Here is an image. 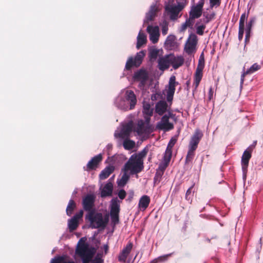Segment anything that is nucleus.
Listing matches in <instances>:
<instances>
[{"label":"nucleus","instance_id":"nucleus-1","mask_svg":"<svg viewBox=\"0 0 263 263\" xmlns=\"http://www.w3.org/2000/svg\"><path fill=\"white\" fill-rule=\"evenodd\" d=\"M85 219L89 222L92 229H104L109 222V215L106 214L104 216L102 213L95 210L87 213Z\"/></svg>","mask_w":263,"mask_h":263},{"label":"nucleus","instance_id":"nucleus-2","mask_svg":"<svg viewBox=\"0 0 263 263\" xmlns=\"http://www.w3.org/2000/svg\"><path fill=\"white\" fill-rule=\"evenodd\" d=\"M96 252V249L92 247H89L88 244L83 240V238L80 239L76 249V253L81 257L82 263H89Z\"/></svg>","mask_w":263,"mask_h":263},{"label":"nucleus","instance_id":"nucleus-3","mask_svg":"<svg viewBox=\"0 0 263 263\" xmlns=\"http://www.w3.org/2000/svg\"><path fill=\"white\" fill-rule=\"evenodd\" d=\"M249 10L248 13L246 12L243 13L240 16L239 22V31L238 33H251L252 29L255 25L256 21L255 16L251 17L248 22H247L248 17Z\"/></svg>","mask_w":263,"mask_h":263},{"label":"nucleus","instance_id":"nucleus-4","mask_svg":"<svg viewBox=\"0 0 263 263\" xmlns=\"http://www.w3.org/2000/svg\"><path fill=\"white\" fill-rule=\"evenodd\" d=\"M143 168V162L140 161L134 155L131 156L127 162L125 164L123 171H130L132 175L141 172Z\"/></svg>","mask_w":263,"mask_h":263},{"label":"nucleus","instance_id":"nucleus-5","mask_svg":"<svg viewBox=\"0 0 263 263\" xmlns=\"http://www.w3.org/2000/svg\"><path fill=\"white\" fill-rule=\"evenodd\" d=\"M204 67V60L203 57L201 55L198 61L197 67L196 69L194 77V83L193 84V95L194 96L197 89L200 84V82L203 77V69Z\"/></svg>","mask_w":263,"mask_h":263},{"label":"nucleus","instance_id":"nucleus-6","mask_svg":"<svg viewBox=\"0 0 263 263\" xmlns=\"http://www.w3.org/2000/svg\"><path fill=\"white\" fill-rule=\"evenodd\" d=\"M120 202L117 197L112 198L110 202V216L111 222L115 225L119 222Z\"/></svg>","mask_w":263,"mask_h":263},{"label":"nucleus","instance_id":"nucleus-7","mask_svg":"<svg viewBox=\"0 0 263 263\" xmlns=\"http://www.w3.org/2000/svg\"><path fill=\"white\" fill-rule=\"evenodd\" d=\"M182 2H177V6L167 5L165 7V10L170 13V17L172 20H176L178 17V14L186 5V0H181Z\"/></svg>","mask_w":263,"mask_h":263},{"label":"nucleus","instance_id":"nucleus-8","mask_svg":"<svg viewBox=\"0 0 263 263\" xmlns=\"http://www.w3.org/2000/svg\"><path fill=\"white\" fill-rule=\"evenodd\" d=\"M174 117L175 115L170 112L168 114L164 115L161 118L160 121L157 123L156 127L164 131H169L174 129V124L169 122V119Z\"/></svg>","mask_w":263,"mask_h":263},{"label":"nucleus","instance_id":"nucleus-9","mask_svg":"<svg viewBox=\"0 0 263 263\" xmlns=\"http://www.w3.org/2000/svg\"><path fill=\"white\" fill-rule=\"evenodd\" d=\"M144 55V51H141L138 52L134 58L129 57L126 63L125 69L127 70H129L133 67H139L142 63Z\"/></svg>","mask_w":263,"mask_h":263},{"label":"nucleus","instance_id":"nucleus-10","mask_svg":"<svg viewBox=\"0 0 263 263\" xmlns=\"http://www.w3.org/2000/svg\"><path fill=\"white\" fill-rule=\"evenodd\" d=\"M96 196L93 194L86 195L82 199V206L83 209L87 213L95 211V203Z\"/></svg>","mask_w":263,"mask_h":263},{"label":"nucleus","instance_id":"nucleus-11","mask_svg":"<svg viewBox=\"0 0 263 263\" xmlns=\"http://www.w3.org/2000/svg\"><path fill=\"white\" fill-rule=\"evenodd\" d=\"M252 151L251 148L248 147L244 151L241 157V164L244 179L247 177L249 162L252 157Z\"/></svg>","mask_w":263,"mask_h":263},{"label":"nucleus","instance_id":"nucleus-12","mask_svg":"<svg viewBox=\"0 0 263 263\" xmlns=\"http://www.w3.org/2000/svg\"><path fill=\"white\" fill-rule=\"evenodd\" d=\"M179 83L176 81V77L172 76L169 79L166 91V99L168 102H171L173 101L176 86Z\"/></svg>","mask_w":263,"mask_h":263},{"label":"nucleus","instance_id":"nucleus-13","mask_svg":"<svg viewBox=\"0 0 263 263\" xmlns=\"http://www.w3.org/2000/svg\"><path fill=\"white\" fill-rule=\"evenodd\" d=\"M204 2L205 0H200L196 6L192 7L189 13L191 19L194 21L195 18H199L201 15Z\"/></svg>","mask_w":263,"mask_h":263},{"label":"nucleus","instance_id":"nucleus-14","mask_svg":"<svg viewBox=\"0 0 263 263\" xmlns=\"http://www.w3.org/2000/svg\"><path fill=\"white\" fill-rule=\"evenodd\" d=\"M84 212L81 210L68 221V225L70 232L76 230L79 226V220L83 217Z\"/></svg>","mask_w":263,"mask_h":263},{"label":"nucleus","instance_id":"nucleus-15","mask_svg":"<svg viewBox=\"0 0 263 263\" xmlns=\"http://www.w3.org/2000/svg\"><path fill=\"white\" fill-rule=\"evenodd\" d=\"M203 137L202 132L198 128L196 129L193 136L191 137L189 144V147L196 149L198 147V144Z\"/></svg>","mask_w":263,"mask_h":263},{"label":"nucleus","instance_id":"nucleus-16","mask_svg":"<svg viewBox=\"0 0 263 263\" xmlns=\"http://www.w3.org/2000/svg\"><path fill=\"white\" fill-rule=\"evenodd\" d=\"M125 98L126 101L129 104V109H133L135 107L137 102V97L134 92L131 90H126L125 94ZM123 109L127 110L128 107L127 106Z\"/></svg>","mask_w":263,"mask_h":263},{"label":"nucleus","instance_id":"nucleus-17","mask_svg":"<svg viewBox=\"0 0 263 263\" xmlns=\"http://www.w3.org/2000/svg\"><path fill=\"white\" fill-rule=\"evenodd\" d=\"M177 136L173 137L170 140L164 156V161L168 163L170 162L172 155V148L177 141Z\"/></svg>","mask_w":263,"mask_h":263},{"label":"nucleus","instance_id":"nucleus-18","mask_svg":"<svg viewBox=\"0 0 263 263\" xmlns=\"http://www.w3.org/2000/svg\"><path fill=\"white\" fill-rule=\"evenodd\" d=\"M102 156L101 154L93 157L87 163L86 168L84 169L87 171L96 170L102 160Z\"/></svg>","mask_w":263,"mask_h":263},{"label":"nucleus","instance_id":"nucleus-19","mask_svg":"<svg viewBox=\"0 0 263 263\" xmlns=\"http://www.w3.org/2000/svg\"><path fill=\"white\" fill-rule=\"evenodd\" d=\"M197 43L195 34H190L185 46L186 52L190 54L194 50Z\"/></svg>","mask_w":263,"mask_h":263},{"label":"nucleus","instance_id":"nucleus-20","mask_svg":"<svg viewBox=\"0 0 263 263\" xmlns=\"http://www.w3.org/2000/svg\"><path fill=\"white\" fill-rule=\"evenodd\" d=\"M158 11V8L156 5H152L150 7L149 10L146 13L145 19L144 20V24H148L150 22L153 21L155 18L157 16V14Z\"/></svg>","mask_w":263,"mask_h":263},{"label":"nucleus","instance_id":"nucleus-21","mask_svg":"<svg viewBox=\"0 0 263 263\" xmlns=\"http://www.w3.org/2000/svg\"><path fill=\"white\" fill-rule=\"evenodd\" d=\"M133 246V243L130 242L126 245L118 256V259L119 261L122 262H126V259L132 251Z\"/></svg>","mask_w":263,"mask_h":263},{"label":"nucleus","instance_id":"nucleus-22","mask_svg":"<svg viewBox=\"0 0 263 263\" xmlns=\"http://www.w3.org/2000/svg\"><path fill=\"white\" fill-rule=\"evenodd\" d=\"M135 131L139 135L143 134H150L153 131V129H151L148 126H146L144 121L143 120H139L137 123V126Z\"/></svg>","mask_w":263,"mask_h":263},{"label":"nucleus","instance_id":"nucleus-23","mask_svg":"<svg viewBox=\"0 0 263 263\" xmlns=\"http://www.w3.org/2000/svg\"><path fill=\"white\" fill-rule=\"evenodd\" d=\"M133 129V123L129 122L123 125L120 133L119 134L120 138L122 139L129 138Z\"/></svg>","mask_w":263,"mask_h":263},{"label":"nucleus","instance_id":"nucleus-24","mask_svg":"<svg viewBox=\"0 0 263 263\" xmlns=\"http://www.w3.org/2000/svg\"><path fill=\"white\" fill-rule=\"evenodd\" d=\"M133 78L135 81H140L141 84L143 85L148 80V75L145 70L140 69L134 73Z\"/></svg>","mask_w":263,"mask_h":263},{"label":"nucleus","instance_id":"nucleus-25","mask_svg":"<svg viewBox=\"0 0 263 263\" xmlns=\"http://www.w3.org/2000/svg\"><path fill=\"white\" fill-rule=\"evenodd\" d=\"M170 54L160 58L158 60V68L161 70H164L169 68L171 65Z\"/></svg>","mask_w":263,"mask_h":263},{"label":"nucleus","instance_id":"nucleus-26","mask_svg":"<svg viewBox=\"0 0 263 263\" xmlns=\"http://www.w3.org/2000/svg\"><path fill=\"white\" fill-rule=\"evenodd\" d=\"M261 63L259 64L255 63L253 64L250 68L248 69L246 71H244L241 76V83L242 84L243 83L244 79L246 75L253 73L255 71L259 70L261 67Z\"/></svg>","mask_w":263,"mask_h":263},{"label":"nucleus","instance_id":"nucleus-27","mask_svg":"<svg viewBox=\"0 0 263 263\" xmlns=\"http://www.w3.org/2000/svg\"><path fill=\"white\" fill-rule=\"evenodd\" d=\"M171 65L174 69H178L184 63V59L182 57H175L174 54H170Z\"/></svg>","mask_w":263,"mask_h":263},{"label":"nucleus","instance_id":"nucleus-28","mask_svg":"<svg viewBox=\"0 0 263 263\" xmlns=\"http://www.w3.org/2000/svg\"><path fill=\"white\" fill-rule=\"evenodd\" d=\"M167 104L164 101H159L155 106V111L160 116L163 115L166 112L167 108Z\"/></svg>","mask_w":263,"mask_h":263},{"label":"nucleus","instance_id":"nucleus-29","mask_svg":"<svg viewBox=\"0 0 263 263\" xmlns=\"http://www.w3.org/2000/svg\"><path fill=\"white\" fill-rule=\"evenodd\" d=\"M150 198L147 195L142 196L139 201L138 206L141 211L145 210L150 203Z\"/></svg>","mask_w":263,"mask_h":263},{"label":"nucleus","instance_id":"nucleus-30","mask_svg":"<svg viewBox=\"0 0 263 263\" xmlns=\"http://www.w3.org/2000/svg\"><path fill=\"white\" fill-rule=\"evenodd\" d=\"M115 171V166L109 165L103 170L99 175V178L101 180H104L108 178L111 174Z\"/></svg>","mask_w":263,"mask_h":263},{"label":"nucleus","instance_id":"nucleus-31","mask_svg":"<svg viewBox=\"0 0 263 263\" xmlns=\"http://www.w3.org/2000/svg\"><path fill=\"white\" fill-rule=\"evenodd\" d=\"M113 190V185L111 182L107 183L103 188L101 192V196L102 197H105L110 196L112 195Z\"/></svg>","mask_w":263,"mask_h":263},{"label":"nucleus","instance_id":"nucleus-32","mask_svg":"<svg viewBox=\"0 0 263 263\" xmlns=\"http://www.w3.org/2000/svg\"><path fill=\"white\" fill-rule=\"evenodd\" d=\"M196 150V149L189 147L188 151L185 160V164H189L192 162L195 156Z\"/></svg>","mask_w":263,"mask_h":263},{"label":"nucleus","instance_id":"nucleus-33","mask_svg":"<svg viewBox=\"0 0 263 263\" xmlns=\"http://www.w3.org/2000/svg\"><path fill=\"white\" fill-rule=\"evenodd\" d=\"M164 170L165 168L160 166H159V168L157 170L154 178V184H158L160 183L161 180V178L163 175Z\"/></svg>","mask_w":263,"mask_h":263},{"label":"nucleus","instance_id":"nucleus-34","mask_svg":"<svg viewBox=\"0 0 263 263\" xmlns=\"http://www.w3.org/2000/svg\"><path fill=\"white\" fill-rule=\"evenodd\" d=\"M76 208V203L73 200L70 199L66 208V214L68 216H70L72 215L73 211Z\"/></svg>","mask_w":263,"mask_h":263},{"label":"nucleus","instance_id":"nucleus-35","mask_svg":"<svg viewBox=\"0 0 263 263\" xmlns=\"http://www.w3.org/2000/svg\"><path fill=\"white\" fill-rule=\"evenodd\" d=\"M143 113L144 115L152 116L153 114V108H151L149 103L144 102L143 104Z\"/></svg>","mask_w":263,"mask_h":263},{"label":"nucleus","instance_id":"nucleus-36","mask_svg":"<svg viewBox=\"0 0 263 263\" xmlns=\"http://www.w3.org/2000/svg\"><path fill=\"white\" fill-rule=\"evenodd\" d=\"M176 37L173 34H170L167 37L165 41V45L168 48L174 47L176 45Z\"/></svg>","mask_w":263,"mask_h":263},{"label":"nucleus","instance_id":"nucleus-37","mask_svg":"<svg viewBox=\"0 0 263 263\" xmlns=\"http://www.w3.org/2000/svg\"><path fill=\"white\" fill-rule=\"evenodd\" d=\"M123 145L126 150H131L135 146V142L134 141L129 139L128 138H124Z\"/></svg>","mask_w":263,"mask_h":263},{"label":"nucleus","instance_id":"nucleus-38","mask_svg":"<svg viewBox=\"0 0 263 263\" xmlns=\"http://www.w3.org/2000/svg\"><path fill=\"white\" fill-rule=\"evenodd\" d=\"M146 43V36L145 34H138L137 37V48L139 49L142 45Z\"/></svg>","mask_w":263,"mask_h":263},{"label":"nucleus","instance_id":"nucleus-39","mask_svg":"<svg viewBox=\"0 0 263 263\" xmlns=\"http://www.w3.org/2000/svg\"><path fill=\"white\" fill-rule=\"evenodd\" d=\"M194 24V21L189 17V18L186 20L185 22L182 25L180 31L183 32L188 27L192 28Z\"/></svg>","mask_w":263,"mask_h":263},{"label":"nucleus","instance_id":"nucleus-40","mask_svg":"<svg viewBox=\"0 0 263 263\" xmlns=\"http://www.w3.org/2000/svg\"><path fill=\"white\" fill-rule=\"evenodd\" d=\"M129 179V175L127 174V172L124 171V173L121 178L118 181V185L120 186H124L126 184Z\"/></svg>","mask_w":263,"mask_h":263},{"label":"nucleus","instance_id":"nucleus-41","mask_svg":"<svg viewBox=\"0 0 263 263\" xmlns=\"http://www.w3.org/2000/svg\"><path fill=\"white\" fill-rule=\"evenodd\" d=\"M215 13L213 12L211 13H204L203 14V22L204 24H208L210 21L213 20L215 19Z\"/></svg>","mask_w":263,"mask_h":263},{"label":"nucleus","instance_id":"nucleus-42","mask_svg":"<svg viewBox=\"0 0 263 263\" xmlns=\"http://www.w3.org/2000/svg\"><path fill=\"white\" fill-rule=\"evenodd\" d=\"M146 31L147 33H160L159 27L158 25L147 24Z\"/></svg>","mask_w":263,"mask_h":263},{"label":"nucleus","instance_id":"nucleus-43","mask_svg":"<svg viewBox=\"0 0 263 263\" xmlns=\"http://www.w3.org/2000/svg\"><path fill=\"white\" fill-rule=\"evenodd\" d=\"M194 184H193L186 191L185 194V199L188 200H192V198L194 194V191H193V189L194 187Z\"/></svg>","mask_w":263,"mask_h":263},{"label":"nucleus","instance_id":"nucleus-44","mask_svg":"<svg viewBox=\"0 0 263 263\" xmlns=\"http://www.w3.org/2000/svg\"><path fill=\"white\" fill-rule=\"evenodd\" d=\"M147 154V151L145 149H143L142 151H141L140 153H138V154L134 155L135 157H137V158L141 162H143V159L144 158Z\"/></svg>","mask_w":263,"mask_h":263},{"label":"nucleus","instance_id":"nucleus-45","mask_svg":"<svg viewBox=\"0 0 263 263\" xmlns=\"http://www.w3.org/2000/svg\"><path fill=\"white\" fill-rule=\"evenodd\" d=\"M91 263H104V260L102 259V255L101 254H97L93 259H91Z\"/></svg>","mask_w":263,"mask_h":263},{"label":"nucleus","instance_id":"nucleus-46","mask_svg":"<svg viewBox=\"0 0 263 263\" xmlns=\"http://www.w3.org/2000/svg\"><path fill=\"white\" fill-rule=\"evenodd\" d=\"M149 39L152 41V42L154 44H155L158 42L160 34H149Z\"/></svg>","mask_w":263,"mask_h":263},{"label":"nucleus","instance_id":"nucleus-47","mask_svg":"<svg viewBox=\"0 0 263 263\" xmlns=\"http://www.w3.org/2000/svg\"><path fill=\"white\" fill-rule=\"evenodd\" d=\"M168 23L166 21H163L161 24L160 26L162 29V33H166L168 31Z\"/></svg>","mask_w":263,"mask_h":263},{"label":"nucleus","instance_id":"nucleus-48","mask_svg":"<svg viewBox=\"0 0 263 263\" xmlns=\"http://www.w3.org/2000/svg\"><path fill=\"white\" fill-rule=\"evenodd\" d=\"M65 260V257L63 256H59L53 258L51 263H62Z\"/></svg>","mask_w":263,"mask_h":263},{"label":"nucleus","instance_id":"nucleus-49","mask_svg":"<svg viewBox=\"0 0 263 263\" xmlns=\"http://www.w3.org/2000/svg\"><path fill=\"white\" fill-rule=\"evenodd\" d=\"M159 51L157 49H153L150 51L149 57L151 59H156L158 55Z\"/></svg>","mask_w":263,"mask_h":263},{"label":"nucleus","instance_id":"nucleus-50","mask_svg":"<svg viewBox=\"0 0 263 263\" xmlns=\"http://www.w3.org/2000/svg\"><path fill=\"white\" fill-rule=\"evenodd\" d=\"M221 0H210V7L213 8L214 6L218 7L220 5Z\"/></svg>","mask_w":263,"mask_h":263},{"label":"nucleus","instance_id":"nucleus-51","mask_svg":"<svg viewBox=\"0 0 263 263\" xmlns=\"http://www.w3.org/2000/svg\"><path fill=\"white\" fill-rule=\"evenodd\" d=\"M151 117L152 116H149L148 115H144L145 121H144L146 126H148L151 129H153L152 125L150 124Z\"/></svg>","mask_w":263,"mask_h":263},{"label":"nucleus","instance_id":"nucleus-52","mask_svg":"<svg viewBox=\"0 0 263 263\" xmlns=\"http://www.w3.org/2000/svg\"><path fill=\"white\" fill-rule=\"evenodd\" d=\"M126 193L125 191V190L122 189L119 191V192L118 193V196L120 199H121L122 200L124 199L126 197Z\"/></svg>","mask_w":263,"mask_h":263},{"label":"nucleus","instance_id":"nucleus-53","mask_svg":"<svg viewBox=\"0 0 263 263\" xmlns=\"http://www.w3.org/2000/svg\"><path fill=\"white\" fill-rule=\"evenodd\" d=\"M205 28L204 25H199L197 28L196 33H203L204 30Z\"/></svg>","mask_w":263,"mask_h":263},{"label":"nucleus","instance_id":"nucleus-54","mask_svg":"<svg viewBox=\"0 0 263 263\" xmlns=\"http://www.w3.org/2000/svg\"><path fill=\"white\" fill-rule=\"evenodd\" d=\"M213 93L214 91L213 88L211 87L208 92V99L209 101H211L213 99Z\"/></svg>","mask_w":263,"mask_h":263},{"label":"nucleus","instance_id":"nucleus-55","mask_svg":"<svg viewBox=\"0 0 263 263\" xmlns=\"http://www.w3.org/2000/svg\"><path fill=\"white\" fill-rule=\"evenodd\" d=\"M167 255L166 256H159L158 258H156L158 263L160 262H162L165 260L167 258Z\"/></svg>","mask_w":263,"mask_h":263},{"label":"nucleus","instance_id":"nucleus-56","mask_svg":"<svg viewBox=\"0 0 263 263\" xmlns=\"http://www.w3.org/2000/svg\"><path fill=\"white\" fill-rule=\"evenodd\" d=\"M134 192L130 193L128 195L127 200H128L129 202H130L133 200V199L134 198Z\"/></svg>","mask_w":263,"mask_h":263},{"label":"nucleus","instance_id":"nucleus-57","mask_svg":"<svg viewBox=\"0 0 263 263\" xmlns=\"http://www.w3.org/2000/svg\"><path fill=\"white\" fill-rule=\"evenodd\" d=\"M186 90L187 91H189L190 88V81L188 80L186 82Z\"/></svg>","mask_w":263,"mask_h":263},{"label":"nucleus","instance_id":"nucleus-58","mask_svg":"<svg viewBox=\"0 0 263 263\" xmlns=\"http://www.w3.org/2000/svg\"><path fill=\"white\" fill-rule=\"evenodd\" d=\"M250 37V34H246V37H245V41L246 43L247 42L249 41Z\"/></svg>","mask_w":263,"mask_h":263},{"label":"nucleus","instance_id":"nucleus-59","mask_svg":"<svg viewBox=\"0 0 263 263\" xmlns=\"http://www.w3.org/2000/svg\"><path fill=\"white\" fill-rule=\"evenodd\" d=\"M104 249L105 254H107V251L108 250V246L107 245L104 246Z\"/></svg>","mask_w":263,"mask_h":263},{"label":"nucleus","instance_id":"nucleus-60","mask_svg":"<svg viewBox=\"0 0 263 263\" xmlns=\"http://www.w3.org/2000/svg\"><path fill=\"white\" fill-rule=\"evenodd\" d=\"M243 36V34H238V39L240 41L242 39Z\"/></svg>","mask_w":263,"mask_h":263},{"label":"nucleus","instance_id":"nucleus-61","mask_svg":"<svg viewBox=\"0 0 263 263\" xmlns=\"http://www.w3.org/2000/svg\"><path fill=\"white\" fill-rule=\"evenodd\" d=\"M149 263H158V262L156 258H155L153 260H151Z\"/></svg>","mask_w":263,"mask_h":263},{"label":"nucleus","instance_id":"nucleus-62","mask_svg":"<svg viewBox=\"0 0 263 263\" xmlns=\"http://www.w3.org/2000/svg\"><path fill=\"white\" fill-rule=\"evenodd\" d=\"M63 263H74L73 261L64 262Z\"/></svg>","mask_w":263,"mask_h":263}]
</instances>
